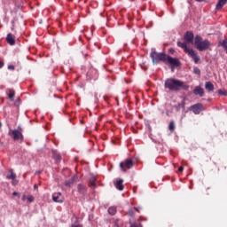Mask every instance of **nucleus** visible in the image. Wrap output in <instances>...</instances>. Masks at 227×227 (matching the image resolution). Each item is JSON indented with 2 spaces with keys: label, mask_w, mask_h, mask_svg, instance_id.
<instances>
[{
  "label": "nucleus",
  "mask_w": 227,
  "mask_h": 227,
  "mask_svg": "<svg viewBox=\"0 0 227 227\" xmlns=\"http://www.w3.org/2000/svg\"><path fill=\"white\" fill-rule=\"evenodd\" d=\"M184 42H177V47H180V49H183L184 52L189 56V58H192V59L194 61L195 65H198L200 63V57L198 56V53L187 47V43H194V33L192 31H187L184 35Z\"/></svg>",
  "instance_id": "obj_1"
},
{
  "label": "nucleus",
  "mask_w": 227,
  "mask_h": 227,
  "mask_svg": "<svg viewBox=\"0 0 227 227\" xmlns=\"http://www.w3.org/2000/svg\"><path fill=\"white\" fill-rule=\"evenodd\" d=\"M165 88L169 90L170 91H180V90H184V91H189V85L185 84V82L169 78L165 81L164 84Z\"/></svg>",
  "instance_id": "obj_2"
},
{
  "label": "nucleus",
  "mask_w": 227,
  "mask_h": 227,
  "mask_svg": "<svg viewBox=\"0 0 227 227\" xmlns=\"http://www.w3.org/2000/svg\"><path fill=\"white\" fill-rule=\"evenodd\" d=\"M194 45L197 49V51H200V52H203V51H207L210 49V41L204 40L200 35H196L194 38Z\"/></svg>",
  "instance_id": "obj_3"
},
{
  "label": "nucleus",
  "mask_w": 227,
  "mask_h": 227,
  "mask_svg": "<svg viewBox=\"0 0 227 227\" xmlns=\"http://www.w3.org/2000/svg\"><path fill=\"white\" fill-rule=\"evenodd\" d=\"M168 54L165 53H159L155 51V50H152L150 58L153 61V63H160V61H162V63L166 62V57Z\"/></svg>",
  "instance_id": "obj_4"
},
{
  "label": "nucleus",
  "mask_w": 227,
  "mask_h": 227,
  "mask_svg": "<svg viewBox=\"0 0 227 227\" xmlns=\"http://www.w3.org/2000/svg\"><path fill=\"white\" fill-rule=\"evenodd\" d=\"M9 136L12 137L13 141H17L18 143H24V135L22 131L19 129H9Z\"/></svg>",
  "instance_id": "obj_5"
},
{
  "label": "nucleus",
  "mask_w": 227,
  "mask_h": 227,
  "mask_svg": "<svg viewBox=\"0 0 227 227\" xmlns=\"http://www.w3.org/2000/svg\"><path fill=\"white\" fill-rule=\"evenodd\" d=\"M121 171H127V169H132L134 168V160L132 159H127L120 163Z\"/></svg>",
  "instance_id": "obj_6"
},
{
  "label": "nucleus",
  "mask_w": 227,
  "mask_h": 227,
  "mask_svg": "<svg viewBox=\"0 0 227 227\" xmlns=\"http://www.w3.org/2000/svg\"><path fill=\"white\" fill-rule=\"evenodd\" d=\"M164 63H168V65H171L172 67H180V65H181L180 60L178 59L172 58L169 55H167Z\"/></svg>",
  "instance_id": "obj_7"
},
{
  "label": "nucleus",
  "mask_w": 227,
  "mask_h": 227,
  "mask_svg": "<svg viewBox=\"0 0 227 227\" xmlns=\"http://www.w3.org/2000/svg\"><path fill=\"white\" fill-rule=\"evenodd\" d=\"M191 111L195 114H200L203 111V105L201 103L195 104L191 106Z\"/></svg>",
  "instance_id": "obj_8"
},
{
  "label": "nucleus",
  "mask_w": 227,
  "mask_h": 227,
  "mask_svg": "<svg viewBox=\"0 0 227 227\" xmlns=\"http://www.w3.org/2000/svg\"><path fill=\"white\" fill-rule=\"evenodd\" d=\"M52 200L55 203H63V197L61 196V192H55L52 194Z\"/></svg>",
  "instance_id": "obj_9"
},
{
  "label": "nucleus",
  "mask_w": 227,
  "mask_h": 227,
  "mask_svg": "<svg viewBox=\"0 0 227 227\" xmlns=\"http://www.w3.org/2000/svg\"><path fill=\"white\" fill-rule=\"evenodd\" d=\"M11 175L6 176L7 180H12V185H15V178H17V174L13 173V168L9 169Z\"/></svg>",
  "instance_id": "obj_10"
},
{
  "label": "nucleus",
  "mask_w": 227,
  "mask_h": 227,
  "mask_svg": "<svg viewBox=\"0 0 227 227\" xmlns=\"http://www.w3.org/2000/svg\"><path fill=\"white\" fill-rule=\"evenodd\" d=\"M193 93L195 95H199V97H203L205 95V90H203V88L197 86L195 87V89L193 90Z\"/></svg>",
  "instance_id": "obj_11"
},
{
  "label": "nucleus",
  "mask_w": 227,
  "mask_h": 227,
  "mask_svg": "<svg viewBox=\"0 0 227 227\" xmlns=\"http://www.w3.org/2000/svg\"><path fill=\"white\" fill-rule=\"evenodd\" d=\"M52 158L56 162H61V155L56 150L51 151Z\"/></svg>",
  "instance_id": "obj_12"
},
{
  "label": "nucleus",
  "mask_w": 227,
  "mask_h": 227,
  "mask_svg": "<svg viewBox=\"0 0 227 227\" xmlns=\"http://www.w3.org/2000/svg\"><path fill=\"white\" fill-rule=\"evenodd\" d=\"M6 42L9 45H15V36L12 33H9L6 37Z\"/></svg>",
  "instance_id": "obj_13"
},
{
  "label": "nucleus",
  "mask_w": 227,
  "mask_h": 227,
  "mask_svg": "<svg viewBox=\"0 0 227 227\" xmlns=\"http://www.w3.org/2000/svg\"><path fill=\"white\" fill-rule=\"evenodd\" d=\"M139 210H141V207H133V208H130L127 215H129V217H135L136 216V212H139Z\"/></svg>",
  "instance_id": "obj_14"
},
{
  "label": "nucleus",
  "mask_w": 227,
  "mask_h": 227,
  "mask_svg": "<svg viewBox=\"0 0 227 227\" xmlns=\"http://www.w3.org/2000/svg\"><path fill=\"white\" fill-rule=\"evenodd\" d=\"M77 189H78V192L80 194H84L85 192H88V188L86 187V185L82 184L77 185Z\"/></svg>",
  "instance_id": "obj_15"
},
{
  "label": "nucleus",
  "mask_w": 227,
  "mask_h": 227,
  "mask_svg": "<svg viewBox=\"0 0 227 227\" xmlns=\"http://www.w3.org/2000/svg\"><path fill=\"white\" fill-rule=\"evenodd\" d=\"M7 95L9 97V99L13 102L14 98H15V90H13V89H8L7 90Z\"/></svg>",
  "instance_id": "obj_16"
},
{
  "label": "nucleus",
  "mask_w": 227,
  "mask_h": 227,
  "mask_svg": "<svg viewBox=\"0 0 227 227\" xmlns=\"http://www.w3.org/2000/svg\"><path fill=\"white\" fill-rule=\"evenodd\" d=\"M115 187L118 189V191H123L124 186H123V179H119L115 183Z\"/></svg>",
  "instance_id": "obj_17"
},
{
  "label": "nucleus",
  "mask_w": 227,
  "mask_h": 227,
  "mask_svg": "<svg viewBox=\"0 0 227 227\" xmlns=\"http://www.w3.org/2000/svg\"><path fill=\"white\" fill-rule=\"evenodd\" d=\"M74 182H75V177L72 176L71 178L65 181L66 187H71L74 185Z\"/></svg>",
  "instance_id": "obj_18"
},
{
  "label": "nucleus",
  "mask_w": 227,
  "mask_h": 227,
  "mask_svg": "<svg viewBox=\"0 0 227 227\" xmlns=\"http://www.w3.org/2000/svg\"><path fill=\"white\" fill-rule=\"evenodd\" d=\"M205 89L207 91H214V83L211 82H206L205 83Z\"/></svg>",
  "instance_id": "obj_19"
},
{
  "label": "nucleus",
  "mask_w": 227,
  "mask_h": 227,
  "mask_svg": "<svg viewBox=\"0 0 227 227\" xmlns=\"http://www.w3.org/2000/svg\"><path fill=\"white\" fill-rule=\"evenodd\" d=\"M227 0H219L218 3L216 4V10H221L224 4H226Z\"/></svg>",
  "instance_id": "obj_20"
},
{
  "label": "nucleus",
  "mask_w": 227,
  "mask_h": 227,
  "mask_svg": "<svg viewBox=\"0 0 227 227\" xmlns=\"http://www.w3.org/2000/svg\"><path fill=\"white\" fill-rule=\"evenodd\" d=\"M90 187H97V177L91 176L89 180Z\"/></svg>",
  "instance_id": "obj_21"
},
{
  "label": "nucleus",
  "mask_w": 227,
  "mask_h": 227,
  "mask_svg": "<svg viewBox=\"0 0 227 227\" xmlns=\"http://www.w3.org/2000/svg\"><path fill=\"white\" fill-rule=\"evenodd\" d=\"M91 72H92V74H95L94 76H91ZM87 75H89V77H90V79H93L94 81H97V79L98 77V74L97 73V70H92V71L89 72L87 74Z\"/></svg>",
  "instance_id": "obj_22"
},
{
  "label": "nucleus",
  "mask_w": 227,
  "mask_h": 227,
  "mask_svg": "<svg viewBox=\"0 0 227 227\" xmlns=\"http://www.w3.org/2000/svg\"><path fill=\"white\" fill-rule=\"evenodd\" d=\"M108 214H110V215H116V207H110L108 208Z\"/></svg>",
  "instance_id": "obj_23"
},
{
  "label": "nucleus",
  "mask_w": 227,
  "mask_h": 227,
  "mask_svg": "<svg viewBox=\"0 0 227 227\" xmlns=\"http://www.w3.org/2000/svg\"><path fill=\"white\" fill-rule=\"evenodd\" d=\"M176 127L175 126V121H171L168 125V130L173 132Z\"/></svg>",
  "instance_id": "obj_24"
},
{
  "label": "nucleus",
  "mask_w": 227,
  "mask_h": 227,
  "mask_svg": "<svg viewBox=\"0 0 227 227\" xmlns=\"http://www.w3.org/2000/svg\"><path fill=\"white\" fill-rule=\"evenodd\" d=\"M218 45H220V47H223L224 50L227 49V39L223 40V41H220Z\"/></svg>",
  "instance_id": "obj_25"
},
{
  "label": "nucleus",
  "mask_w": 227,
  "mask_h": 227,
  "mask_svg": "<svg viewBox=\"0 0 227 227\" xmlns=\"http://www.w3.org/2000/svg\"><path fill=\"white\" fill-rule=\"evenodd\" d=\"M193 74H195L196 75H201V70H200V68L194 67H193Z\"/></svg>",
  "instance_id": "obj_26"
},
{
  "label": "nucleus",
  "mask_w": 227,
  "mask_h": 227,
  "mask_svg": "<svg viewBox=\"0 0 227 227\" xmlns=\"http://www.w3.org/2000/svg\"><path fill=\"white\" fill-rule=\"evenodd\" d=\"M78 221H79V218H76V222L71 224L70 227H82V224L77 223Z\"/></svg>",
  "instance_id": "obj_27"
},
{
  "label": "nucleus",
  "mask_w": 227,
  "mask_h": 227,
  "mask_svg": "<svg viewBox=\"0 0 227 227\" xmlns=\"http://www.w3.org/2000/svg\"><path fill=\"white\" fill-rule=\"evenodd\" d=\"M27 202L28 203H33L35 201V197H33V195H29L27 198Z\"/></svg>",
  "instance_id": "obj_28"
},
{
  "label": "nucleus",
  "mask_w": 227,
  "mask_h": 227,
  "mask_svg": "<svg viewBox=\"0 0 227 227\" xmlns=\"http://www.w3.org/2000/svg\"><path fill=\"white\" fill-rule=\"evenodd\" d=\"M218 93H219V95H222L223 97H227V90H219Z\"/></svg>",
  "instance_id": "obj_29"
},
{
  "label": "nucleus",
  "mask_w": 227,
  "mask_h": 227,
  "mask_svg": "<svg viewBox=\"0 0 227 227\" xmlns=\"http://www.w3.org/2000/svg\"><path fill=\"white\" fill-rule=\"evenodd\" d=\"M130 227H143L141 223H131Z\"/></svg>",
  "instance_id": "obj_30"
},
{
  "label": "nucleus",
  "mask_w": 227,
  "mask_h": 227,
  "mask_svg": "<svg viewBox=\"0 0 227 227\" xmlns=\"http://www.w3.org/2000/svg\"><path fill=\"white\" fill-rule=\"evenodd\" d=\"M8 70H15V67L12 65L8 66Z\"/></svg>",
  "instance_id": "obj_31"
},
{
  "label": "nucleus",
  "mask_w": 227,
  "mask_h": 227,
  "mask_svg": "<svg viewBox=\"0 0 227 227\" xmlns=\"http://www.w3.org/2000/svg\"><path fill=\"white\" fill-rule=\"evenodd\" d=\"M4 67V63L0 61V68H3Z\"/></svg>",
  "instance_id": "obj_32"
},
{
  "label": "nucleus",
  "mask_w": 227,
  "mask_h": 227,
  "mask_svg": "<svg viewBox=\"0 0 227 227\" xmlns=\"http://www.w3.org/2000/svg\"><path fill=\"white\" fill-rule=\"evenodd\" d=\"M178 171L182 173V171H184V167H179Z\"/></svg>",
  "instance_id": "obj_33"
},
{
  "label": "nucleus",
  "mask_w": 227,
  "mask_h": 227,
  "mask_svg": "<svg viewBox=\"0 0 227 227\" xmlns=\"http://www.w3.org/2000/svg\"><path fill=\"white\" fill-rule=\"evenodd\" d=\"M12 195H13V196H19V192H14L12 193Z\"/></svg>",
  "instance_id": "obj_34"
},
{
  "label": "nucleus",
  "mask_w": 227,
  "mask_h": 227,
  "mask_svg": "<svg viewBox=\"0 0 227 227\" xmlns=\"http://www.w3.org/2000/svg\"><path fill=\"white\" fill-rule=\"evenodd\" d=\"M21 200H22V201H26V195H23Z\"/></svg>",
  "instance_id": "obj_35"
},
{
  "label": "nucleus",
  "mask_w": 227,
  "mask_h": 227,
  "mask_svg": "<svg viewBox=\"0 0 227 227\" xmlns=\"http://www.w3.org/2000/svg\"><path fill=\"white\" fill-rule=\"evenodd\" d=\"M195 1H197V3H203V1L205 0H195Z\"/></svg>",
  "instance_id": "obj_36"
},
{
  "label": "nucleus",
  "mask_w": 227,
  "mask_h": 227,
  "mask_svg": "<svg viewBox=\"0 0 227 227\" xmlns=\"http://www.w3.org/2000/svg\"><path fill=\"white\" fill-rule=\"evenodd\" d=\"M34 187H35V189H36V187H37L36 184H35Z\"/></svg>",
  "instance_id": "obj_37"
},
{
  "label": "nucleus",
  "mask_w": 227,
  "mask_h": 227,
  "mask_svg": "<svg viewBox=\"0 0 227 227\" xmlns=\"http://www.w3.org/2000/svg\"><path fill=\"white\" fill-rule=\"evenodd\" d=\"M224 51H225V52H226V54H227V48H226Z\"/></svg>",
  "instance_id": "obj_38"
},
{
  "label": "nucleus",
  "mask_w": 227,
  "mask_h": 227,
  "mask_svg": "<svg viewBox=\"0 0 227 227\" xmlns=\"http://www.w3.org/2000/svg\"><path fill=\"white\" fill-rule=\"evenodd\" d=\"M2 125H3V124L0 122V129H1Z\"/></svg>",
  "instance_id": "obj_39"
}]
</instances>
